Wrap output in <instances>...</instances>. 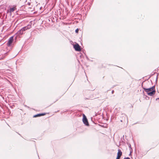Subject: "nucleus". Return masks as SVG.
<instances>
[{"mask_svg": "<svg viewBox=\"0 0 159 159\" xmlns=\"http://www.w3.org/2000/svg\"><path fill=\"white\" fill-rule=\"evenodd\" d=\"M31 27V24L30 25L29 24L27 26L23 27L21 29L19 30L17 33L16 34V37L19 36L20 35H21L23 34V32L25 31L26 30L30 29Z\"/></svg>", "mask_w": 159, "mask_h": 159, "instance_id": "obj_1", "label": "nucleus"}, {"mask_svg": "<svg viewBox=\"0 0 159 159\" xmlns=\"http://www.w3.org/2000/svg\"><path fill=\"white\" fill-rule=\"evenodd\" d=\"M142 87L144 90L147 93V94L150 96H153L156 93V90H152L151 87L148 88H146L142 85Z\"/></svg>", "mask_w": 159, "mask_h": 159, "instance_id": "obj_2", "label": "nucleus"}, {"mask_svg": "<svg viewBox=\"0 0 159 159\" xmlns=\"http://www.w3.org/2000/svg\"><path fill=\"white\" fill-rule=\"evenodd\" d=\"M83 122L84 124L86 126H88L89 125V123L88 121V119L86 118V116H85L84 114H83Z\"/></svg>", "mask_w": 159, "mask_h": 159, "instance_id": "obj_3", "label": "nucleus"}, {"mask_svg": "<svg viewBox=\"0 0 159 159\" xmlns=\"http://www.w3.org/2000/svg\"><path fill=\"white\" fill-rule=\"evenodd\" d=\"M14 40V36L11 37L9 39L8 42L7 43V46L8 47H10Z\"/></svg>", "mask_w": 159, "mask_h": 159, "instance_id": "obj_4", "label": "nucleus"}, {"mask_svg": "<svg viewBox=\"0 0 159 159\" xmlns=\"http://www.w3.org/2000/svg\"><path fill=\"white\" fill-rule=\"evenodd\" d=\"M73 47L76 51H80L81 50V47L77 43L73 45Z\"/></svg>", "mask_w": 159, "mask_h": 159, "instance_id": "obj_5", "label": "nucleus"}, {"mask_svg": "<svg viewBox=\"0 0 159 159\" xmlns=\"http://www.w3.org/2000/svg\"><path fill=\"white\" fill-rule=\"evenodd\" d=\"M46 114V113H39L37 114L36 115H35L33 116V117H40L41 116H43L45 115Z\"/></svg>", "mask_w": 159, "mask_h": 159, "instance_id": "obj_6", "label": "nucleus"}, {"mask_svg": "<svg viewBox=\"0 0 159 159\" xmlns=\"http://www.w3.org/2000/svg\"><path fill=\"white\" fill-rule=\"evenodd\" d=\"M123 117H124V118H125V119H124V120H120V121L121 122H123V121H125V118L126 119V120L127 121H128V118L127 116L125 114H124L122 116V118H123Z\"/></svg>", "mask_w": 159, "mask_h": 159, "instance_id": "obj_7", "label": "nucleus"}, {"mask_svg": "<svg viewBox=\"0 0 159 159\" xmlns=\"http://www.w3.org/2000/svg\"><path fill=\"white\" fill-rule=\"evenodd\" d=\"M122 155V152L121 151V150L120 149H119L118 150V152L117 154V155L118 156H121Z\"/></svg>", "mask_w": 159, "mask_h": 159, "instance_id": "obj_8", "label": "nucleus"}, {"mask_svg": "<svg viewBox=\"0 0 159 159\" xmlns=\"http://www.w3.org/2000/svg\"><path fill=\"white\" fill-rule=\"evenodd\" d=\"M15 8L14 7H12L10 8V12H12L15 11Z\"/></svg>", "mask_w": 159, "mask_h": 159, "instance_id": "obj_9", "label": "nucleus"}, {"mask_svg": "<svg viewBox=\"0 0 159 159\" xmlns=\"http://www.w3.org/2000/svg\"><path fill=\"white\" fill-rule=\"evenodd\" d=\"M61 9H59L58 10V11H58L59 12V15L61 16Z\"/></svg>", "mask_w": 159, "mask_h": 159, "instance_id": "obj_10", "label": "nucleus"}, {"mask_svg": "<svg viewBox=\"0 0 159 159\" xmlns=\"http://www.w3.org/2000/svg\"><path fill=\"white\" fill-rule=\"evenodd\" d=\"M155 85H154L151 87L153 90H155Z\"/></svg>", "mask_w": 159, "mask_h": 159, "instance_id": "obj_11", "label": "nucleus"}, {"mask_svg": "<svg viewBox=\"0 0 159 159\" xmlns=\"http://www.w3.org/2000/svg\"><path fill=\"white\" fill-rule=\"evenodd\" d=\"M79 31V29L78 28H77L76 30H75V32L76 33H78V32Z\"/></svg>", "mask_w": 159, "mask_h": 159, "instance_id": "obj_12", "label": "nucleus"}, {"mask_svg": "<svg viewBox=\"0 0 159 159\" xmlns=\"http://www.w3.org/2000/svg\"><path fill=\"white\" fill-rule=\"evenodd\" d=\"M145 98L146 100H149V98L148 96H147L146 95V96H145Z\"/></svg>", "mask_w": 159, "mask_h": 159, "instance_id": "obj_13", "label": "nucleus"}, {"mask_svg": "<svg viewBox=\"0 0 159 159\" xmlns=\"http://www.w3.org/2000/svg\"><path fill=\"white\" fill-rule=\"evenodd\" d=\"M120 157H121V156H118V155H117V157L116 159H120Z\"/></svg>", "mask_w": 159, "mask_h": 159, "instance_id": "obj_14", "label": "nucleus"}, {"mask_svg": "<svg viewBox=\"0 0 159 159\" xmlns=\"http://www.w3.org/2000/svg\"><path fill=\"white\" fill-rule=\"evenodd\" d=\"M158 74H157V77H156V83L157 82V79H158Z\"/></svg>", "mask_w": 159, "mask_h": 159, "instance_id": "obj_15", "label": "nucleus"}, {"mask_svg": "<svg viewBox=\"0 0 159 159\" xmlns=\"http://www.w3.org/2000/svg\"><path fill=\"white\" fill-rule=\"evenodd\" d=\"M123 159H130L129 157H125Z\"/></svg>", "mask_w": 159, "mask_h": 159, "instance_id": "obj_16", "label": "nucleus"}, {"mask_svg": "<svg viewBox=\"0 0 159 159\" xmlns=\"http://www.w3.org/2000/svg\"><path fill=\"white\" fill-rule=\"evenodd\" d=\"M27 5H30V4H31V2H29L27 3Z\"/></svg>", "mask_w": 159, "mask_h": 159, "instance_id": "obj_17", "label": "nucleus"}, {"mask_svg": "<svg viewBox=\"0 0 159 159\" xmlns=\"http://www.w3.org/2000/svg\"><path fill=\"white\" fill-rule=\"evenodd\" d=\"M129 148L131 149H132V148H131V145H130V144H129Z\"/></svg>", "mask_w": 159, "mask_h": 159, "instance_id": "obj_18", "label": "nucleus"}, {"mask_svg": "<svg viewBox=\"0 0 159 159\" xmlns=\"http://www.w3.org/2000/svg\"><path fill=\"white\" fill-rule=\"evenodd\" d=\"M114 91L113 90H112V91H111V93L112 94H113L114 93Z\"/></svg>", "mask_w": 159, "mask_h": 159, "instance_id": "obj_19", "label": "nucleus"}, {"mask_svg": "<svg viewBox=\"0 0 159 159\" xmlns=\"http://www.w3.org/2000/svg\"><path fill=\"white\" fill-rule=\"evenodd\" d=\"M159 100V98H156V100H157H157Z\"/></svg>", "mask_w": 159, "mask_h": 159, "instance_id": "obj_20", "label": "nucleus"}, {"mask_svg": "<svg viewBox=\"0 0 159 159\" xmlns=\"http://www.w3.org/2000/svg\"><path fill=\"white\" fill-rule=\"evenodd\" d=\"M86 58L87 60H89V58L87 56H86Z\"/></svg>", "mask_w": 159, "mask_h": 159, "instance_id": "obj_21", "label": "nucleus"}, {"mask_svg": "<svg viewBox=\"0 0 159 159\" xmlns=\"http://www.w3.org/2000/svg\"><path fill=\"white\" fill-rule=\"evenodd\" d=\"M131 152H130V154H129V155H131Z\"/></svg>", "mask_w": 159, "mask_h": 159, "instance_id": "obj_22", "label": "nucleus"}, {"mask_svg": "<svg viewBox=\"0 0 159 159\" xmlns=\"http://www.w3.org/2000/svg\"><path fill=\"white\" fill-rule=\"evenodd\" d=\"M143 82H144V81H143V82L142 83V85H143Z\"/></svg>", "mask_w": 159, "mask_h": 159, "instance_id": "obj_23", "label": "nucleus"}]
</instances>
